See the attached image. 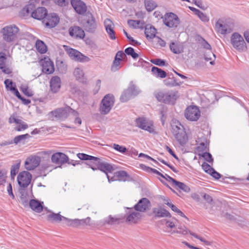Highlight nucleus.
<instances>
[{
    "label": "nucleus",
    "instance_id": "obj_44",
    "mask_svg": "<svg viewBox=\"0 0 249 249\" xmlns=\"http://www.w3.org/2000/svg\"><path fill=\"white\" fill-rule=\"evenodd\" d=\"M124 52L127 54L131 55L134 59H136L139 57V54L135 53L134 49L131 47L126 48Z\"/></svg>",
    "mask_w": 249,
    "mask_h": 249
},
{
    "label": "nucleus",
    "instance_id": "obj_47",
    "mask_svg": "<svg viewBox=\"0 0 249 249\" xmlns=\"http://www.w3.org/2000/svg\"><path fill=\"white\" fill-rule=\"evenodd\" d=\"M112 147L115 150L123 154L125 153L127 151V149L125 147L118 144L114 143Z\"/></svg>",
    "mask_w": 249,
    "mask_h": 249
},
{
    "label": "nucleus",
    "instance_id": "obj_52",
    "mask_svg": "<svg viewBox=\"0 0 249 249\" xmlns=\"http://www.w3.org/2000/svg\"><path fill=\"white\" fill-rule=\"evenodd\" d=\"M202 168L205 172L209 174H210V173H212V171H213V168H212L209 164L206 162H204L202 164Z\"/></svg>",
    "mask_w": 249,
    "mask_h": 249
},
{
    "label": "nucleus",
    "instance_id": "obj_33",
    "mask_svg": "<svg viewBox=\"0 0 249 249\" xmlns=\"http://www.w3.org/2000/svg\"><path fill=\"white\" fill-rule=\"evenodd\" d=\"M151 71L153 74L157 77L163 78L166 77L167 73L163 70L156 67L152 68Z\"/></svg>",
    "mask_w": 249,
    "mask_h": 249
},
{
    "label": "nucleus",
    "instance_id": "obj_20",
    "mask_svg": "<svg viewBox=\"0 0 249 249\" xmlns=\"http://www.w3.org/2000/svg\"><path fill=\"white\" fill-rule=\"evenodd\" d=\"M84 27L87 32L93 33L95 31L97 24L95 18L91 15L90 17L84 23Z\"/></svg>",
    "mask_w": 249,
    "mask_h": 249
},
{
    "label": "nucleus",
    "instance_id": "obj_53",
    "mask_svg": "<svg viewBox=\"0 0 249 249\" xmlns=\"http://www.w3.org/2000/svg\"><path fill=\"white\" fill-rule=\"evenodd\" d=\"M151 62L152 63L159 66H163L165 65V61L160 59H152Z\"/></svg>",
    "mask_w": 249,
    "mask_h": 249
},
{
    "label": "nucleus",
    "instance_id": "obj_28",
    "mask_svg": "<svg viewBox=\"0 0 249 249\" xmlns=\"http://www.w3.org/2000/svg\"><path fill=\"white\" fill-rule=\"evenodd\" d=\"M30 137V135L28 134H26L24 135H18L15 137L13 140V141H11L10 142H7L4 143V145H8L10 144L13 143L17 144L18 143H22L23 144L25 143L26 140Z\"/></svg>",
    "mask_w": 249,
    "mask_h": 249
},
{
    "label": "nucleus",
    "instance_id": "obj_12",
    "mask_svg": "<svg viewBox=\"0 0 249 249\" xmlns=\"http://www.w3.org/2000/svg\"><path fill=\"white\" fill-rule=\"evenodd\" d=\"M31 174L27 171H22L18 176L17 180L20 187H27L31 182Z\"/></svg>",
    "mask_w": 249,
    "mask_h": 249
},
{
    "label": "nucleus",
    "instance_id": "obj_29",
    "mask_svg": "<svg viewBox=\"0 0 249 249\" xmlns=\"http://www.w3.org/2000/svg\"><path fill=\"white\" fill-rule=\"evenodd\" d=\"M168 178L170 180L172 181V184L174 186L177 187L178 188L186 193H188L190 191V188L184 183L177 181L173 178Z\"/></svg>",
    "mask_w": 249,
    "mask_h": 249
},
{
    "label": "nucleus",
    "instance_id": "obj_54",
    "mask_svg": "<svg viewBox=\"0 0 249 249\" xmlns=\"http://www.w3.org/2000/svg\"><path fill=\"white\" fill-rule=\"evenodd\" d=\"M166 93H164L162 92H158L156 94V97L157 100L160 102H163L165 103Z\"/></svg>",
    "mask_w": 249,
    "mask_h": 249
},
{
    "label": "nucleus",
    "instance_id": "obj_38",
    "mask_svg": "<svg viewBox=\"0 0 249 249\" xmlns=\"http://www.w3.org/2000/svg\"><path fill=\"white\" fill-rule=\"evenodd\" d=\"M130 90L131 89L128 88L124 91L120 97V100L122 102H126L133 97Z\"/></svg>",
    "mask_w": 249,
    "mask_h": 249
},
{
    "label": "nucleus",
    "instance_id": "obj_36",
    "mask_svg": "<svg viewBox=\"0 0 249 249\" xmlns=\"http://www.w3.org/2000/svg\"><path fill=\"white\" fill-rule=\"evenodd\" d=\"M128 24L129 26L133 27V28H140L142 29L144 27V23L143 21L140 20H135L130 19L127 21Z\"/></svg>",
    "mask_w": 249,
    "mask_h": 249
},
{
    "label": "nucleus",
    "instance_id": "obj_17",
    "mask_svg": "<svg viewBox=\"0 0 249 249\" xmlns=\"http://www.w3.org/2000/svg\"><path fill=\"white\" fill-rule=\"evenodd\" d=\"M40 162V157L32 156L26 159L25 162V167L28 170H34L39 165Z\"/></svg>",
    "mask_w": 249,
    "mask_h": 249
},
{
    "label": "nucleus",
    "instance_id": "obj_60",
    "mask_svg": "<svg viewBox=\"0 0 249 249\" xmlns=\"http://www.w3.org/2000/svg\"><path fill=\"white\" fill-rule=\"evenodd\" d=\"M201 44L202 46L205 49H206L207 51L211 50V45L206 41L204 39L201 38Z\"/></svg>",
    "mask_w": 249,
    "mask_h": 249
},
{
    "label": "nucleus",
    "instance_id": "obj_10",
    "mask_svg": "<svg viewBox=\"0 0 249 249\" xmlns=\"http://www.w3.org/2000/svg\"><path fill=\"white\" fill-rule=\"evenodd\" d=\"M163 21L167 26L170 28L177 27L180 22L178 17L173 13L166 14Z\"/></svg>",
    "mask_w": 249,
    "mask_h": 249
},
{
    "label": "nucleus",
    "instance_id": "obj_15",
    "mask_svg": "<svg viewBox=\"0 0 249 249\" xmlns=\"http://www.w3.org/2000/svg\"><path fill=\"white\" fill-rule=\"evenodd\" d=\"M40 64L42 66V71L47 74L53 73L54 71L53 62L48 57L41 59Z\"/></svg>",
    "mask_w": 249,
    "mask_h": 249
},
{
    "label": "nucleus",
    "instance_id": "obj_6",
    "mask_svg": "<svg viewBox=\"0 0 249 249\" xmlns=\"http://www.w3.org/2000/svg\"><path fill=\"white\" fill-rule=\"evenodd\" d=\"M233 24L231 22L225 23L222 20L219 19L215 23V30L217 32L226 35L231 33L233 29Z\"/></svg>",
    "mask_w": 249,
    "mask_h": 249
},
{
    "label": "nucleus",
    "instance_id": "obj_19",
    "mask_svg": "<svg viewBox=\"0 0 249 249\" xmlns=\"http://www.w3.org/2000/svg\"><path fill=\"white\" fill-rule=\"evenodd\" d=\"M71 4L75 11L79 14H84L87 11V6L81 0H71Z\"/></svg>",
    "mask_w": 249,
    "mask_h": 249
},
{
    "label": "nucleus",
    "instance_id": "obj_14",
    "mask_svg": "<svg viewBox=\"0 0 249 249\" xmlns=\"http://www.w3.org/2000/svg\"><path fill=\"white\" fill-rule=\"evenodd\" d=\"M129 211L126 216V220L130 224H137L141 219V213L135 210L134 208H128Z\"/></svg>",
    "mask_w": 249,
    "mask_h": 249
},
{
    "label": "nucleus",
    "instance_id": "obj_55",
    "mask_svg": "<svg viewBox=\"0 0 249 249\" xmlns=\"http://www.w3.org/2000/svg\"><path fill=\"white\" fill-rule=\"evenodd\" d=\"M21 90L25 95L28 96H32L33 95V92L30 89H29L27 87H21Z\"/></svg>",
    "mask_w": 249,
    "mask_h": 249
},
{
    "label": "nucleus",
    "instance_id": "obj_62",
    "mask_svg": "<svg viewBox=\"0 0 249 249\" xmlns=\"http://www.w3.org/2000/svg\"><path fill=\"white\" fill-rule=\"evenodd\" d=\"M18 124V126L16 128V130L18 131H21L22 130H24L28 127V125L22 121L20 124Z\"/></svg>",
    "mask_w": 249,
    "mask_h": 249
},
{
    "label": "nucleus",
    "instance_id": "obj_11",
    "mask_svg": "<svg viewBox=\"0 0 249 249\" xmlns=\"http://www.w3.org/2000/svg\"><path fill=\"white\" fill-rule=\"evenodd\" d=\"M95 160V163L97 166L98 169L104 172L107 174L108 181L110 182L111 181H113L114 180L112 178L111 179L109 178L107 174V172H111L113 170L112 166L106 162L103 161L98 158L96 157V160Z\"/></svg>",
    "mask_w": 249,
    "mask_h": 249
},
{
    "label": "nucleus",
    "instance_id": "obj_2",
    "mask_svg": "<svg viewBox=\"0 0 249 249\" xmlns=\"http://www.w3.org/2000/svg\"><path fill=\"white\" fill-rule=\"evenodd\" d=\"M18 32L19 29L17 26L10 25L3 28L0 31V33L3 40L7 42H13L16 40Z\"/></svg>",
    "mask_w": 249,
    "mask_h": 249
},
{
    "label": "nucleus",
    "instance_id": "obj_57",
    "mask_svg": "<svg viewBox=\"0 0 249 249\" xmlns=\"http://www.w3.org/2000/svg\"><path fill=\"white\" fill-rule=\"evenodd\" d=\"M6 172L3 170H0V185L3 184L5 182Z\"/></svg>",
    "mask_w": 249,
    "mask_h": 249
},
{
    "label": "nucleus",
    "instance_id": "obj_58",
    "mask_svg": "<svg viewBox=\"0 0 249 249\" xmlns=\"http://www.w3.org/2000/svg\"><path fill=\"white\" fill-rule=\"evenodd\" d=\"M7 191L9 195V196L13 199H14L15 198V195H14L12 191V186L10 183L8 184V186L7 187Z\"/></svg>",
    "mask_w": 249,
    "mask_h": 249
},
{
    "label": "nucleus",
    "instance_id": "obj_64",
    "mask_svg": "<svg viewBox=\"0 0 249 249\" xmlns=\"http://www.w3.org/2000/svg\"><path fill=\"white\" fill-rule=\"evenodd\" d=\"M116 174L117 177L120 178V179L127 176L126 172L124 171H118L116 173Z\"/></svg>",
    "mask_w": 249,
    "mask_h": 249
},
{
    "label": "nucleus",
    "instance_id": "obj_34",
    "mask_svg": "<svg viewBox=\"0 0 249 249\" xmlns=\"http://www.w3.org/2000/svg\"><path fill=\"white\" fill-rule=\"evenodd\" d=\"M153 213L158 217H170V213L165 209H154Z\"/></svg>",
    "mask_w": 249,
    "mask_h": 249
},
{
    "label": "nucleus",
    "instance_id": "obj_59",
    "mask_svg": "<svg viewBox=\"0 0 249 249\" xmlns=\"http://www.w3.org/2000/svg\"><path fill=\"white\" fill-rule=\"evenodd\" d=\"M9 122L10 124L15 123L17 124H20L22 123V120L16 118L14 116H11L9 119Z\"/></svg>",
    "mask_w": 249,
    "mask_h": 249
},
{
    "label": "nucleus",
    "instance_id": "obj_5",
    "mask_svg": "<svg viewBox=\"0 0 249 249\" xmlns=\"http://www.w3.org/2000/svg\"><path fill=\"white\" fill-rule=\"evenodd\" d=\"M232 46L239 51H243L246 48V44L243 37L238 33H234L231 37Z\"/></svg>",
    "mask_w": 249,
    "mask_h": 249
},
{
    "label": "nucleus",
    "instance_id": "obj_25",
    "mask_svg": "<svg viewBox=\"0 0 249 249\" xmlns=\"http://www.w3.org/2000/svg\"><path fill=\"white\" fill-rule=\"evenodd\" d=\"M61 87V80L58 76H53L50 80L51 90L55 93L57 92Z\"/></svg>",
    "mask_w": 249,
    "mask_h": 249
},
{
    "label": "nucleus",
    "instance_id": "obj_41",
    "mask_svg": "<svg viewBox=\"0 0 249 249\" xmlns=\"http://www.w3.org/2000/svg\"><path fill=\"white\" fill-rule=\"evenodd\" d=\"M145 6L146 10L148 11L153 10L156 7V3L153 0H145Z\"/></svg>",
    "mask_w": 249,
    "mask_h": 249
},
{
    "label": "nucleus",
    "instance_id": "obj_46",
    "mask_svg": "<svg viewBox=\"0 0 249 249\" xmlns=\"http://www.w3.org/2000/svg\"><path fill=\"white\" fill-rule=\"evenodd\" d=\"M67 222V225L72 226V227H76L79 225H82L80 219H69L67 220H65Z\"/></svg>",
    "mask_w": 249,
    "mask_h": 249
},
{
    "label": "nucleus",
    "instance_id": "obj_4",
    "mask_svg": "<svg viewBox=\"0 0 249 249\" xmlns=\"http://www.w3.org/2000/svg\"><path fill=\"white\" fill-rule=\"evenodd\" d=\"M72 114L76 116L78 113L70 107L67 106L64 108H59L51 112V115L55 119L64 120L66 119L70 114Z\"/></svg>",
    "mask_w": 249,
    "mask_h": 249
},
{
    "label": "nucleus",
    "instance_id": "obj_18",
    "mask_svg": "<svg viewBox=\"0 0 249 249\" xmlns=\"http://www.w3.org/2000/svg\"><path fill=\"white\" fill-rule=\"evenodd\" d=\"M51 160L53 163L62 165L68 162L69 158L63 153L56 152L52 155L51 157Z\"/></svg>",
    "mask_w": 249,
    "mask_h": 249
},
{
    "label": "nucleus",
    "instance_id": "obj_51",
    "mask_svg": "<svg viewBox=\"0 0 249 249\" xmlns=\"http://www.w3.org/2000/svg\"><path fill=\"white\" fill-rule=\"evenodd\" d=\"M128 88L131 89L130 90L133 97L137 95L140 92L138 88L134 85H131Z\"/></svg>",
    "mask_w": 249,
    "mask_h": 249
},
{
    "label": "nucleus",
    "instance_id": "obj_30",
    "mask_svg": "<svg viewBox=\"0 0 249 249\" xmlns=\"http://www.w3.org/2000/svg\"><path fill=\"white\" fill-rule=\"evenodd\" d=\"M29 205L33 211L37 213H40L43 210L42 203L35 199L31 200L29 202Z\"/></svg>",
    "mask_w": 249,
    "mask_h": 249
},
{
    "label": "nucleus",
    "instance_id": "obj_61",
    "mask_svg": "<svg viewBox=\"0 0 249 249\" xmlns=\"http://www.w3.org/2000/svg\"><path fill=\"white\" fill-rule=\"evenodd\" d=\"M202 156L206 160H207L209 162H211L213 160L212 158V156L211 154L209 153L205 152L204 153Z\"/></svg>",
    "mask_w": 249,
    "mask_h": 249
},
{
    "label": "nucleus",
    "instance_id": "obj_9",
    "mask_svg": "<svg viewBox=\"0 0 249 249\" xmlns=\"http://www.w3.org/2000/svg\"><path fill=\"white\" fill-rule=\"evenodd\" d=\"M178 230H174L173 231L172 233H176L181 234L183 235H185L188 233H190L191 235L193 236L194 237L199 239L200 241L204 243L206 245L209 246L211 245L212 243V242L207 241L205 240L204 238L199 236L196 233L193 232L189 231L187 228L185 226H178Z\"/></svg>",
    "mask_w": 249,
    "mask_h": 249
},
{
    "label": "nucleus",
    "instance_id": "obj_63",
    "mask_svg": "<svg viewBox=\"0 0 249 249\" xmlns=\"http://www.w3.org/2000/svg\"><path fill=\"white\" fill-rule=\"evenodd\" d=\"M90 161L88 163V165L93 170H97V166L95 164V160H89Z\"/></svg>",
    "mask_w": 249,
    "mask_h": 249
},
{
    "label": "nucleus",
    "instance_id": "obj_32",
    "mask_svg": "<svg viewBox=\"0 0 249 249\" xmlns=\"http://www.w3.org/2000/svg\"><path fill=\"white\" fill-rule=\"evenodd\" d=\"M165 96V103H173L178 97V92H168L166 93Z\"/></svg>",
    "mask_w": 249,
    "mask_h": 249
},
{
    "label": "nucleus",
    "instance_id": "obj_23",
    "mask_svg": "<svg viewBox=\"0 0 249 249\" xmlns=\"http://www.w3.org/2000/svg\"><path fill=\"white\" fill-rule=\"evenodd\" d=\"M59 19L58 17L53 13L48 15L44 22L47 27L53 28L58 24Z\"/></svg>",
    "mask_w": 249,
    "mask_h": 249
},
{
    "label": "nucleus",
    "instance_id": "obj_39",
    "mask_svg": "<svg viewBox=\"0 0 249 249\" xmlns=\"http://www.w3.org/2000/svg\"><path fill=\"white\" fill-rule=\"evenodd\" d=\"M73 75L77 80L82 81L84 79V72L81 68L77 67L75 68Z\"/></svg>",
    "mask_w": 249,
    "mask_h": 249
},
{
    "label": "nucleus",
    "instance_id": "obj_8",
    "mask_svg": "<svg viewBox=\"0 0 249 249\" xmlns=\"http://www.w3.org/2000/svg\"><path fill=\"white\" fill-rule=\"evenodd\" d=\"M64 47L66 48L65 50L67 53L72 60L81 62H88L89 61V58L88 57L84 55L76 50L68 48L65 46H64Z\"/></svg>",
    "mask_w": 249,
    "mask_h": 249
},
{
    "label": "nucleus",
    "instance_id": "obj_40",
    "mask_svg": "<svg viewBox=\"0 0 249 249\" xmlns=\"http://www.w3.org/2000/svg\"><path fill=\"white\" fill-rule=\"evenodd\" d=\"M121 218L116 216H112L111 215H109L104 220V224H107L109 225H113L119 222Z\"/></svg>",
    "mask_w": 249,
    "mask_h": 249
},
{
    "label": "nucleus",
    "instance_id": "obj_37",
    "mask_svg": "<svg viewBox=\"0 0 249 249\" xmlns=\"http://www.w3.org/2000/svg\"><path fill=\"white\" fill-rule=\"evenodd\" d=\"M36 48L40 53H44L47 52V46L45 43L40 40H37L36 43Z\"/></svg>",
    "mask_w": 249,
    "mask_h": 249
},
{
    "label": "nucleus",
    "instance_id": "obj_27",
    "mask_svg": "<svg viewBox=\"0 0 249 249\" xmlns=\"http://www.w3.org/2000/svg\"><path fill=\"white\" fill-rule=\"evenodd\" d=\"M47 220L50 222H60L62 220H67L68 218L62 216L59 213H55L50 212L47 215Z\"/></svg>",
    "mask_w": 249,
    "mask_h": 249
},
{
    "label": "nucleus",
    "instance_id": "obj_22",
    "mask_svg": "<svg viewBox=\"0 0 249 249\" xmlns=\"http://www.w3.org/2000/svg\"><path fill=\"white\" fill-rule=\"evenodd\" d=\"M20 194V202L24 206H27L28 201L30 199V196L28 190L26 187H20L19 189Z\"/></svg>",
    "mask_w": 249,
    "mask_h": 249
},
{
    "label": "nucleus",
    "instance_id": "obj_16",
    "mask_svg": "<svg viewBox=\"0 0 249 249\" xmlns=\"http://www.w3.org/2000/svg\"><path fill=\"white\" fill-rule=\"evenodd\" d=\"M150 207L151 203L150 201L146 198H142L134 206V209L135 211L141 213L149 210Z\"/></svg>",
    "mask_w": 249,
    "mask_h": 249
},
{
    "label": "nucleus",
    "instance_id": "obj_50",
    "mask_svg": "<svg viewBox=\"0 0 249 249\" xmlns=\"http://www.w3.org/2000/svg\"><path fill=\"white\" fill-rule=\"evenodd\" d=\"M196 15L203 22H208L209 20V17L200 11H199Z\"/></svg>",
    "mask_w": 249,
    "mask_h": 249
},
{
    "label": "nucleus",
    "instance_id": "obj_3",
    "mask_svg": "<svg viewBox=\"0 0 249 249\" xmlns=\"http://www.w3.org/2000/svg\"><path fill=\"white\" fill-rule=\"evenodd\" d=\"M114 104V97L111 94L106 95L102 99L100 106V112L103 115L108 114Z\"/></svg>",
    "mask_w": 249,
    "mask_h": 249
},
{
    "label": "nucleus",
    "instance_id": "obj_13",
    "mask_svg": "<svg viewBox=\"0 0 249 249\" xmlns=\"http://www.w3.org/2000/svg\"><path fill=\"white\" fill-rule=\"evenodd\" d=\"M200 116L199 109L195 106H190L187 108L185 112V116L187 119L195 121L198 119Z\"/></svg>",
    "mask_w": 249,
    "mask_h": 249
},
{
    "label": "nucleus",
    "instance_id": "obj_49",
    "mask_svg": "<svg viewBox=\"0 0 249 249\" xmlns=\"http://www.w3.org/2000/svg\"><path fill=\"white\" fill-rule=\"evenodd\" d=\"M141 167L142 169L143 170H144L148 173L152 172V173H153L156 174L158 175L160 174V172H159L158 170H157L155 169L152 168L151 167L146 166L143 164H141Z\"/></svg>",
    "mask_w": 249,
    "mask_h": 249
},
{
    "label": "nucleus",
    "instance_id": "obj_21",
    "mask_svg": "<svg viewBox=\"0 0 249 249\" xmlns=\"http://www.w3.org/2000/svg\"><path fill=\"white\" fill-rule=\"evenodd\" d=\"M104 25L106 30L111 39H115V32L114 31V25L113 22L108 18H107L104 21Z\"/></svg>",
    "mask_w": 249,
    "mask_h": 249
},
{
    "label": "nucleus",
    "instance_id": "obj_35",
    "mask_svg": "<svg viewBox=\"0 0 249 249\" xmlns=\"http://www.w3.org/2000/svg\"><path fill=\"white\" fill-rule=\"evenodd\" d=\"M216 56L215 54L211 51V50L208 51L204 53V59L206 61H210V64L212 65H214V60Z\"/></svg>",
    "mask_w": 249,
    "mask_h": 249
},
{
    "label": "nucleus",
    "instance_id": "obj_56",
    "mask_svg": "<svg viewBox=\"0 0 249 249\" xmlns=\"http://www.w3.org/2000/svg\"><path fill=\"white\" fill-rule=\"evenodd\" d=\"M5 54L4 53H0V69H3L5 66L6 60Z\"/></svg>",
    "mask_w": 249,
    "mask_h": 249
},
{
    "label": "nucleus",
    "instance_id": "obj_42",
    "mask_svg": "<svg viewBox=\"0 0 249 249\" xmlns=\"http://www.w3.org/2000/svg\"><path fill=\"white\" fill-rule=\"evenodd\" d=\"M170 48L172 52L176 54H179L182 52V48L175 43H172L170 45Z\"/></svg>",
    "mask_w": 249,
    "mask_h": 249
},
{
    "label": "nucleus",
    "instance_id": "obj_43",
    "mask_svg": "<svg viewBox=\"0 0 249 249\" xmlns=\"http://www.w3.org/2000/svg\"><path fill=\"white\" fill-rule=\"evenodd\" d=\"M122 60V59H114L111 68V71L115 72L121 68L120 63Z\"/></svg>",
    "mask_w": 249,
    "mask_h": 249
},
{
    "label": "nucleus",
    "instance_id": "obj_24",
    "mask_svg": "<svg viewBox=\"0 0 249 249\" xmlns=\"http://www.w3.org/2000/svg\"><path fill=\"white\" fill-rule=\"evenodd\" d=\"M47 15V10L44 7H38L32 13V17L36 19L41 20Z\"/></svg>",
    "mask_w": 249,
    "mask_h": 249
},
{
    "label": "nucleus",
    "instance_id": "obj_45",
    "mask_svg": "<svg viewBox=\"0 0 249 249\" xmlns=\"http://www.w3.org/2000/svg\"><path fill=\"white\" fill-rule=\"evenodd\" d=\"M77 157L82 160H96V157L88 155L84 153H78L77 154Z\"/></svg>",
    "mask_w": 249,
    "mask_h": 249
},
{
    "label": "nucleus",
    "instance_id": "obj_26",
    "mask_svg": "<svg viewBox=\"0 0 249 249\" xmlns=\"http://www.w3.org/2000/svg\"><path fill=\"white\" fill-rule=\"evenodd\" d=\"M70 35L75 38H83L85 36V32L80 27L74 26L70 29Z\"/></svg>",
    "mask_w": 249,
    "mask_h": 249
},
{
    "label": "nucleus",
    "instance_id": "obj_48",
    "mask_svg": "<svg viewBox=\"0 0 249 249\" xmlns=\"http://www.w3.org/2000/svg\"><path fill=\"white\" fill-rule=\"evenodd\" d=\"M20 166L19 163H18L12 166L11 169V176L12 178H14L16 175L18 171Z\"/></svg>",
    "mask_w": 249,
    "mask_h": 249
},
{
    "label": "nucleus",
    "instance_id": "obj_1",
    "mask_svg": "<svg viewBox=\"0 0 249 249\" xmlns=\"http://www.w3.org/2000/svg\"><path fill=\"white\" fill-rule=\"evenodd\" d=\"M172 133L177 141L181 144H184L187 141V136L183 126L178 121H173L172 124Z\"/></svg>",
    "mask_w": 249,
    "mask_h": 249
},
{
    "label": "nucleus",
    "instance_id": "obj_7",
    "mask_svg": "<svg viewBox=\"0 0 249 249\" xmlns=\"http://www.w3.org/2000/svg\"><path fill=\"white\" fill-rule=\"evenodd\" d=\"M136 123L137 126L147 131L150 133H155V128L153 123L145 118H139L136 119Z\"/></svg>",
    "mask_w": 249,
    "mask_h": 249
},
{
    "label": "nucleus",
    "instance_id": "obj_31",
    "mask_svg": "<svg viewBox=\"0 0 249 249\" xmlns=\"http://www.w3.org/2000/svg\"><path fill=\"white\" fill-rule=\"evenodd\" d=\"M156 29L151 25H146L145 27V35L147 38H153L155 37Z\"/></svg>",
    "mask_w": 249,
    "mask_h": 249
}]
</instances>
